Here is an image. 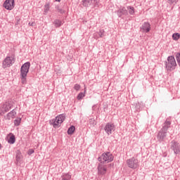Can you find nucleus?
I'll return each mask as SVG.
<instances>
[{
	"label": "nucleus",
	"mask_w": 180,
	"mask_h": 180,
	"mask_svg": "<svg viewBox=\"0 0 180 180\" xmlns=\"http://www.w3.org/2000/svg\"><path fill=\"white\" fill-rule=\"evenodd\" d=\"M50 10V4H46L44 7V12L48 13Z\"/></svg>",
	"instance_id": "cd10ccee"
},
{
	"label": "nucleus",
	"mask_w": 180,
	"mask_h": 180,
	"mask_svg": "<svg viewBox=\"0 0 180 180\" xmlns=\"http://www.w3.org/2000/svg\"><path fill=\"white\" fill-rule=\"evenodd\" d=\"M84 6H89L92 4V0H82Z\"/></svg>",
	"instance_id": "b1692460"
},
{
	"label": "nucleus",
	"mask_w": 180,
	"mask_h": 180,
	"mask_svg": "<svg viewBox=\"0 0 180 180\" xmlns=\"http://www.w3.org/2000/svg\"><path fill=\"white\" fill-rule=\"evenodd\" d=\"M4 7L9 11L13 10L15 8V4L14 0H6L4 3Z\"/></svg>",
	"instance_id": "9b49d317"
},
{
	"label": "nucleus",
	"mask_w": 180,
	"mask_h": 180,
	"mask_svg": "<svg viewBox=\"0 0 180 180\" xmlns=\"http://www.w3.org/2000/svg\"><path fill=\"white\" fill-rule=\"evenodd\" d=\"M0 149H1V144L0 143Z\"/></svg>",
	"instance_id": "4c0bfd02"
},
{
	"label": "nucleus",
	"mask_w": 180,
	"mask_h": 180,
	"mask_svg": "<svg viewBox=\"0 0 180 180\" xmlns=\"http://www.w3.org/2000/svg\"><path fill=\"white\" fill-rule=\"evenodd\" d=\"M15 154H16V156H15L16 162L18 163H20L23 158L21 151L20 150H18L15 151Z\"/></svg>",
	"instance_id": "2eb2a0df"
},
{
	"label": "nucleus",
	"mask_w": 180,
	"mask_h": 180,
	"mask_svg": "<svg viewBox=\"0 0 180 180\" xmlns=\"http://www.w3.org/2000/svg\"><path fill=\"white\" fill-rule=\"evenodd\" d=\"M176 67V60L174 56H169L165 62V68L167 71H174Z\"/></svg>",
	"instance_id": "39448f33"
},
{
	"label": "nucleus",
	"mask_w": 180,
	"mask_h": 180,
	"mask_svg": "<svg viewBox=\"0 0 180 180\" xmlns=\"http://www.w3.org/2000/svg\"><path fill=\"white\" fill-rule=\"evenodd\" d=\"M176 60L178 63V65H179V67H180V53H177L176 54Z\"/></svg>",
	"instance_id": "c756f323"
},
{
	"label": "nucleus",
	"mask_w": 180,
	"mask_h": 180,
	"mask_svg": "<svg viewBox=\"0 0 180 180\" xmlns=\"http://www.w3.org/2000/svg\"><path fill=\"white\" fill-rule=\"evenodd\" d=\"M113 155L110 152H106L98 158V161L103 164H108L113 162Z\"/></svg>",
	"instance_id": "7ed1b4c3"
},
{
	"label": "nucleus",
	"mask_w": 180,
	"mask_h": 180,
	"mask_svg": "<svg viewBox=\"0 0 180 180\" xmlns=\"http://www.w3.org/2000/svg\"><path fill=\"white\" fill-rule=\"evenodd\" d=\"M170 148L174 151L175 155H180V144L175 140L171 141Z\"/></svg>",
	"instance_id": "6e6552de"
},
{
	"label": "nucleus",
	"mask_w": 180,
	"mask_h": 180,
	"mask_svg": "<svg viewBox=\"0 0 180 180\" xmlns=\"http://www.w3.org/2000/svg\"><path fill=\"white\" fill-rule=\"evenodd\" d=\"M141 29L143 30L146 32H148L150 30V25L149 22H145L142 26L141 27Z\"/></svg>",
	"instance_id": "dca6fc26"
},
{
	"label": "nucleus",
	"mask_w": 180,
	"mask_h": 180,
	"mask_svg": "<svg viewBox=\"0 0 180 180\" xmlns=\"http://www.w3.org/2000/svg\"><path fill=\"white\" fill-rule=\"evenodd\" d=\"M31 67L30 62H26L24 63L20 70V79L22 85H26L27 82V75L30 72V68Z\"/></svg>",
	"instance_id": "f257e3e1"
},
{
	"label": "nucleus",
	"mask_w": 180,
	"mask_h": 180,
	"mask_svg": "<svg viewBox=\"0 0 180 180\" xmlns=\"http://www.w3.org/2000/svg\"><path fill=\"white\" fill-rule=\"evenodd\" d=\"M33 25H34V22H29V25H31V26H33Z\"/></svg>",
	"instance_id": "c9c22d12"
},
{
	"label": "nucleus",
	"mask_w": 180,
	"mask_h": 180,
	"mask_svg": "<svg viewBox=\"0 0 180 180\" xmlns=\"http://www.w3.org/2000/svg\"><path fill=\"white\" fill-rule=\"evenodd\" d=\"M74 89H75V91H80V89H81V85L79 84H75L74 85Z\"/></svg>",
	"instance_id": "7c9ffc66"
},
{
	"label": "nucleus",
	"mask_w": 180,
	"mask_h": 180,
	"mask_svg": "<svg viewBox=\"0 0 180 180\" xmlns=\"http://www.w3.org/2000/svg\"><path fill=\"white\" fill-rule=\"evenodd\" d=\"M75 126H71L68 129V135H72L75 131Z\"/></svg>",
	"instance_id": "5701e85b"
},
{
	"label": "nucleus",
	"mask_w": 180,
	"mask_h": 180,
	"mask_svg": "<svg viewBox=\"0 0 180 180\" xmlns=\"http://www.w3.org/2000/svg\"><path fill=\"white\" fill-rule=\"evenodd\" d=\"M89 124L91 127H94L96 125V122L95 121V119H89Z\"/></svg>",
	"instance_id": "bb28decb"
},
{
	"label": "nucleus",
	"mask_w": 180,
	"mask_h": 180,
	"mask_svg": "<svg viewBox=\"0 0 180 180\" xmlns=\"http://www.w3.org/2000/svg\"><path fill=\"white\" fill-rule=\"evenodd\" d=\"M115 130L116 127L113 123L108 122L104 127V131L108 136L111 135Z\"/></svg>",
	"instance_id": "1a4fd4ad"
},
{
	"label": "nucleus",
	"mask_w": 180,
	"mask_h": 180,
	"mask_svg": "<svg viewBox=\"0 0 180 180\" xmlns=\"http://www.w3.org/2000/svg\"><path fill=\"white\" fill-rule=\"evenodd\" d=\"M13 107V101H7L0 106V115L3 116L8 112Z\"/></svg>",
	"instance_id": "20e7f679"
},
{
	"label": "nucleus",
	"mask_w": 180,
	"mask_h": 180,
	"mask_svg": "<svg viewBox=\"0 0 180 180\" xmlns=\"http://www.w3.org/2000/svg\"><path fill=\"white\" fill-rule=\"evenodd\" d=\"M172 38L176 41L180 38V34L179 33H174L172 34Z\"/></svg>",
	"instance_id": "c85d7f7f"
},
{
	"label": "nucleus",
	"mask_w": 180,
	"mask_h": 180,
	"mask_svg": "<svg viewBox=\"0 0 180 180\" xmlns=\"http://www.w3.org/2000/svg\"><path fill=\"white\" fill-rule=\"evenodd\" d=\"M117 15L120 18H122L123 15H128L129 13L127 12V10H126V8L121 7L117 11Z\"/></svg>",
	"instance_id": "4468645a"
},
{
	"label": "nucleus",
	"mask_w": 180,
	"mask_h": 180,
	"mask_svg": "<svg viewBox=\"0 0 180 180\" xmlns=\"http://www.w3.org/2000/svg\"><path fill=\"white\" fill-rule=\"evenodd\" d=\"M167 2H168L169 4H176V2H177V0H167Z\"/></svg>",
	"instance_id": "473e14b6"
},
{
	"label": "nucleus",
	"mask_w": 180,
	"mask_h": 180,
	"mask_svg": "<svg viewBox=\"0 0 180 180\" xmlns=\"http://www.w3.org/2000/svg\"><path fill=\"white\" fill-rule=\"evenodd\" d=\"M62 180H71L72 179V175L70 173H65L63 174L61 176Z\"/></svg>",
	"instance_id": "412c9836"
},
{
	"label": "nucleus",
	"mask_w": 180,
	"mask_h": 180,
	"mask_svg": "<svg viewBox=\"0 0 180 180\" xmlns=\"http://www.w3.org/2000/svg\"><path fill=\"white\" fill-rule=\"evenodd\" d=\"M53 23L56 27H60V26H62V25H63V22L58 19H56V20H54Z\"/></svg>",
	"instance_id": "4be33fe9"
},
{
	"label": "nucleus",
	"mask_w": 180,
	"mask_h": 180,
	"mask_svg": "<svg viewBox=\"0 0 180 180\" xmlns=\"http://www.w3.org/2000/svg\"><path fill=\"white\" fill-rule=\"evenodd\" d=\"M93 3L94 4L95 6L99 7V1H98V0H94Z\"/></svg>",
	"instance_id": "f704fd0d"
},
{
	"label": "nucleus",
	"mask_w": 180,
	"mask_h": 180,
	"mask_svg": "<svg viewBox=\"0 0 180 180\" xmlns=\"http://www.w3.org/2000/svg\"><path fill=\"white\" fill-rule=\"evenodd\" d=\"M57 11H58V13H60L61 14L65 13V11L63 10V8H57Z\"/></svg>",
	"instance_id": "72a5a7b5"
},
{
	"label": "nucleus",
	"mask_w": 180,
	"mask_h": 180,
	"mask_svg": "<svg viewBox=\"0 0 180 180\" xmlns=\"http://www.w3.org/2000/svg\"><path fill=\"white\" fill-rule=\"evenodd\" d=\"M34 153V150L31 148V149H29L28 151H27V155L31 156L32 154Z\"/></svg>",
	"instance_id": "2f4dec72"
},
{
	"label": "nucleus",
	"mask_w": 180,
	"mask_h": 180,
	"mask_svg": "<svg viewBox=\"0 0 180 180\" xmlns=\"http://www.w3.org/2000/svg\"><path fill=\"white\" fill-rule=\"evenodd\" d=\"M17 112L15 110H12L6 115L5 118L6 120H11L15 118Z\"/></svg>",
	"instance_id": "ddd939ff"
},
{
	"label": "nucleus",
	"mask_w": 180,
	"mask_h": 180,
	"mask_svg": "<svg viewBox=\"0 0 180 180\" xmlns=\"http://www.w3.org/2000/svg\"><path fill=\"white\" fill-rule=\"evenodd\" d=\"M15 60L16 58L14 55L6 56L2 62V68H8V67H11L13 64H15Z\"/></svg>",
	"instance_id": "423d86ee"
},
{
	"label": "nucleus",
	"mask_w": 180,
	"mask_h": 180,
	"mask_svg": "<svg viewBox=\"0 0 180 180\" xmlns=\"http://www.w3.org/2000/svg\"><path fill=\"white\" fill-rule=\"evenodd\" d=\"M167 137V131H162L160 129L157 135V139L160 143H162L165 141V139Z\"/></svg>",
	"instance_id": "f8f14e48"
},
{
	"label": "nucleus",
	"mask_w": 180,
	"mask_h": 180,
	"mask_svg": "<svg viewBox=\"0 0 180 180\" xmlns=\"http://www.w3.org/2000/svg\"><path fill=\"white\" fill-rule=\"evenodd\" d=\"M97 170L98 176H105L108 172V167L103 163L100 162L97 167Z\"/></svg>",
	"instance_id": "9d476101"
},
{
	"label": "nucleus",
	"mask_w": 180,
	"mask_h": 180,
	"mask_svg": "<svg viewBox=\"0 0 180 180\" xmlns=\"http://www.w3.org/2000/svg\"><path fill=\"white\" fill-rule=\"evenodd\" d=\"M65 120V115L64 114H60L56 117V118L49 120V124L52 125L54 129H57L60 127V124H62Z\"/></svg>",
	"instance_id": "f03ea898"
},
{
	"label": "nucleus",
	"mask_w": 180,
	"mask_h": 180,
	"mask_svg": "<svg viewBox=\"0 0 180 180\" xmlns=\"http://www.w3.org/2000/svg\"><path fill=\"white\" fill-rule=\"evenodd\" d=\"M105 36V30H100L99 32L94 34L95 38L103 37Z\"/></svg>",
	"instance_id": "6ab92c4d"
},
{
	"label": "nucleus",
	"mask_w": 180,
	"mask_h": 180,
	"mask_svg": "<svg viewBox=\"0 0 180 180\" xmlns=\"http://www.w3.org/2000/svg\"><path fill=\"white\" fill-rule=\"evenodd\" d=\"M21 122H22V118L18 117L14 120V125L15 127H19L21 124Z\"/></svg>",
	"instance_id": "393cba45"
},
{
	"label": "nucleus",
	"mask_w": 180,
	"mask_h": 180,
	"mask_svg": "<svg viewBox=\"0 0 180 180\" xmlns=\"http://www.w3.org/2000/svg\"><path fill=\"white\" fill-rule=\"evenodd\" d=\"M127 10H128V12L130 15H134V7L133 6H127Z\"/></svg>",
	"instance_id": "a878e982"
},
{
	"label": "nucleus",
	"mask_w": 180,
	"mask_h": 180,
	"mask_svg": "<svg viewBox=\"0 0 180 180\" xmlns=\"http://www.w3.org/2000/svg\"><path fill=\"white\" fill-rule=\"evenodd\" d=\"M16 141L15 136L13 134H11V136H9L8 139V143L9 144L13 145Z\"/></svg>",
	"instance_id": "a211bd4d"
},
{
	"label": "nucleus",
	"mask_w": 180,
	"mask_h": 180,
	"mask_svg": "<svg viewBox=\"0 0 180 180\" xmlns=\"http://www.w3.org/2000/svg\"><path fill=\"white\" fill-rule=\"evenodd\" d=\"M85 94H86V87H84V93H83V92H80V93L77 95V99L78 101L82 100V99L84 98V96H85Z\"/></svg>",
	"instance_id": "aec40b11"
},
{
	"label": "nucleus",
	"mask_w": 180,
	"mask_h": 180,
	"mask_svg": "<svg viewBox=\"0 0 180 180\" xmlns=\"http://www.w3.org/2000/svg\"><path fill=\"white\" fill-rule=\"evenodd\" d=\"M170 125H171V122L168 121L167 119L165 123L163 124V127L161 129V130L167 132V130L170 127Z\"/></svg>",
	"instance_id": "f3484780"
},
{
	"label": "nucleus",
	"mask_w": 180,
	"mask_h": 180,
	"mask_svg": "<svg viewBox=\"0 0 180 180\" xmlns=\"http://www.w3.org/2000/svg\"><path fill=\"white\" fill-rule=\"evenodd\" d=\"M127 165L130 169H137L139 168V159L132 157L127 160Z\"/></svg>",
	"instance_id": "0eeeda50"
},
{
	"label": "nucleus",
	"mask_w": 180,
	"mask_h": 180,
	"mask_svg": "<svg viewBox=\"0 0 180 180\" xmlns=\"http://www.w3.org/2000/svg\"><path fill=\"white\" fill-rule=\"evenodd\" d=\"M56 1H58V2H60L61 1V0H56Z\"/></svg>",
	"instance_id": "e433bc0d"
}]
</instances>
